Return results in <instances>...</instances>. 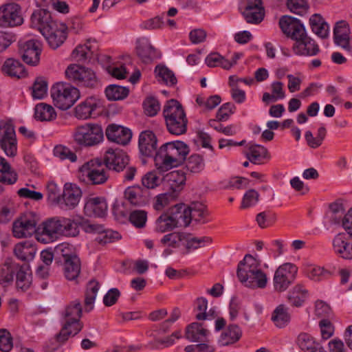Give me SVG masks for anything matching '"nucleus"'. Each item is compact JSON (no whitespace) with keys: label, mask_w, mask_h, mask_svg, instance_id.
Listing matches in <instances>:
<instances>
[{"label":"nucleus","mask_w":352,"mask_h":352,"mask_svg":"<svg viewBox=\"0 0 352 352\" xmlns=\"http://www.w3.org/2000/svg\"><path fill=\"white\" fill-rule=\"evenodd\" d=\"M137 54L144 63H150L160 57L158 52L146 38H141L137 41Z\"/></svg>","instance_id":"27"},{"label":"nucleus","mask_w":352,"mask_h":352,"mask_svg":"<svg viewBox=\"0 0 352 352\" xmlns=\"http://www.w3.org/2000/svg\"><path fill=\"white\" fill-rule=\"evenodd\" d=\"M1 71L3 74L16 78H24L27 76L24 65L19 60L12 58L5 60Z\"/></svg>","instance_id":"31"},{"label":"nucleus","mask_w":352,"mask_h":352,"mask_svg":"<svg viewBox=\"0 0 352 352\" xmlns=\"http://www.w3.org/2000/svg\"><path fill=\"white\" fill-rule=\"evenodd\" d=\"M155 74L158 81L168 86H173L175 84L176 78L175 74L165 65H157L155 69Z\"/></svg>","instance_id":"49"},{"label":"nucleus","mask_w":352,"mask_h":352,"mask_svg":"<svg viewBox=\"0 0 352 352\" xmlns=\"http://www.w3.org/2000/svg\"><path fill=\"white\" fill-rule=\"evenodd\" d=\"M19 53L23 60L30 65H36L39 63L41 52V44L36 40L19 41Z\"/></svg>","instance_id":"15"},{"label":"nucleus","mask_w":352,"mask_h":352,"mask_svg":"<svg viewBox=\"0 0 352 352\" xmlns=\"http://www.w3.org/2000/svg\"><path fill=\"white\" fill-rule=\"evenodd\" d=\"M63 272L68 280H76L81 270V263L79 257L65 261L63 263Z\"/></svg>","instance_id":"42"},{"label":"nucleus","mask_w":352,"mask_h":352,"mask_svg":"<svg viewBox=\"0 0 352 352\" xmlns=\"http://www.w3.org/2000/svg\"><path fill=\"white\" fill-rule=\"evenodd\" d=\"M56 117L54 109L49 104L40 103L34 109V118L40 121H51Z\"/></svg>","instance_id":"47"},{"label":"nucleus","mask_w":352,"mask_h":352,"mask_svg":"<svg viewBox=\"0 0 352 352\" xmlns=\"http://www.w3.org/2000/svg\"><path fill=\"white\" fill-rule=\"evenodd\" d=\"M73 138L78 145L90 147L102 142L104 133L100 125L88 123L76 127Z\"/></svg>","instance_id":"6"},{"label":"nucleus","mask_w":352,"mask_h":352,"mask_svg":"<svg viewBox=\"0 0 352 352\" xmlns=\"http://www.w3.org/2000/svg\"><path fill=\"white\" fill-rule=\"evenodd\" d=\"M298 267L292 263L280 265L275 271L273 277L274 288L276 292H285L294 282Z\"/></svg>","instance_id":"8"},{"label":"nucleus","mask_w":352,"mask_h":352,"mask_svg":"<svg viewBox=\"0 0 352 352\" xmlns=\"http://www.w3.org/2000/svg\"><path fill=\"white\" fill-rule=\"evenodd\" d=\"M287 7L291 12L300 16L305 14L308 9L305 0H288Z\"/></svg>","instance_id":"62"},{"label":"nucleus","mask_w":352,"mask_h":352,"mask_svg":"<svg viewBox=\"0 0 352 352\" xmlns=\"http://www.w3.org/2000/svg\"><path fill=\"white\" fill-rule=\"evenodd\" d=\"M19 267L18 263L6 261L1 268V277L3 283H10L14 279V272Z\"/></svg>","instance_id":"56"},{"label":"nucleus","mask_w":352,"mask_h":352,"mask_svg":"<svg viewBox=\"0 0 352 352\" xmlns=\"http://www.w3.org/2000/svg\"><path fill=\"white\" fill-rule=\"evenodd\" d=\"M204 167V160L201 155L198 154L190 155L185 162V167L177 170V193L183 190L186 184V173L184 170V168L190 173H198L202 171Z\"/></svg>","instance_id":"16"},{"label":"nucleus","mask_w":352,"mask_h":352,"mask_svg":"<svg viewBox=\"0 0 352 352\" xmlns=\"http://www.w3.org/2000/svg\"><path fill=\"white\" fill-rule=\"evenodd\" d=\"M82 228L85 232L87 233L101 234L104 232V236L102 239L104 243H110L114 240H117L121 238L119 232L111 230L104 231L103 226L100 224H96L90 222H84L82 224Z\"/></svg>","instance_id":"34"},{"label":"nucleus","mask_w":352,"mask_h":352,"mask_svg":"<svg viewBox=\"0 0 352 352\" xmlns=\"http://www.w3.org/2000/svg\"><path fill=\"white\" fill-rule=\"evenodd\" d=\"M311 30L320 38H326L329 35V26L319 14H314L309 18Z\"/></svg>","instance_id":"39"},{"label":"nucleus","mask_w":352,"mask_h":352,"mask_svg":"<svg viewBox=\"0 0 352 352\" xmlns=\"http://www.w3.org/2000/svg\"><path fill=\"white\" fill-rule=\"evenodd\" d=\"M241 334V330L237 325H230L221 333L219 338V343L223 346L233 344L240 339Z\"/></svg>","instance_id":"45"},{"label":"nucleus","mask_w":352,"mask_h":352,"mask_svg":"<svg viewBox=\"0 0 352 352\" xmlns=\"http://www.w3.org/2000/svg\"><path fill=\"white\" fill-rule=\"evenodd\" d=\"M188 123L186 112L182 104L177 102V135L186 133Z\"/></svg>","instance_id":"59"},{"label":"nucleus","mask_w":352,"mask_h":352,"mask_svg":"<svg viewBox=\"0 0 352 352\" xmlns=\"http://www.w3.org/2000/svg\"><path fill=\"white\" fill-rule=\"evenodd\" d=\"M272 320L274 325L278 328H283L287 326L290 321L288 309L284 305H279L272 313Z\"/></svg>","instance_id":"44"},{"label":"nucleus","mask_w":352,"mask_h":352,"mask_svg":"<svg viewBox=\"0 0 352 352\" xmlns=\"http://www.w3.org/2000/svg\"><path fill=\"white\" fill-rule=\"evenodd\" d=\"M54 254L60 263L78 258L75 248L67 243H62L54 248Z\"/></svg>","instance_id":"40"},{"label":"nucleus","mask_w":352,"mask_h":352,"mask_svg":"<svg viewBox=\"0 0 352 352\" xmlns=\"http://www.w3.org/2000/svg\"><path fill=\"white\" fill-rule=\"evenodd\" d=\"M30 21L31 26L37 29L42 35L48 33V30L58 23L52 19L51 13L45 9L35 10L31 15Z\"/></svg>","instance_id":"21"},{"label":"nucleus","mask_w":352,"mask_h":352,"mask_svg":"<svg viewBox=\"0 0 352 352\" xmlns=\"http://www.w3.org/2000/svg\"><path fill=\"white\" fill-rule=\"evenodd\" d=\"M91 52L90 46L87 44L78 45L73 50L72 58L78 62H84L91 57Z\"/></svg>","instance_id":"57"},{"label":"nucleus","mask_w":352,"mask_h":352,"mask_svg":"<svg viewBox=\"0 0 352 352\" xmlns=\"http://www.w3.org/2000/svg\"><path fill=\"white\" fill-rule=\"evenodd\" d=\"M34 217L27 214L17 219L12 226V232L14 237L21 239L32 236L35 234L37 239L38 227Z\"/></svg>","instance_id":"14"},{"label":"nucleus","mask_w":352,"mask_h":352,"mask_svg":"<svg viewBox=\"0 0 352 352\" xmlns=\"http://www.w3.org/2000/svg\"><path fill=\"white\" fill-rule=\"evenodd\" d=\"M82 197V191L76 184H65L63 194L56 198V205L63 210H72L76 207Z\"/></svg>","instance_id":"13"},{"label":"nucleus","mask_w":352,"mask_h":352,"mask_svg":"<svg viewBox=\"0 0 352 352\" xmlns=\"http://www.w3.org/2000/svg\"><path fill=\"white\" fill-rule=\"evenodd\" d=\"M205 63L209 67H221L227 70L230 69V64L228 63V59L226 58L218 52L210 53L206 57Z\"/></svg>","instance_id":"53"},{"label":"nucleus","mask_w":352,"mask_h":352,"mask_svg":"<svg viewBox=\"0 0 352 352\" xmlns=\"http://www.w3.org/2000/svg\"><path fill=\"white\" fill-rule=\"evenodd\" d=\"M13 347L12 337L6 329H0V350L9 352Z\"/></svg>","instance_id":"63"},{"label":"nucleus","mask_w":352,"mask_h":352,"mask_svg":"<svg viewBox=\"0 0 352 352\" xmlns=\"http://www.w3.org/2000/svg\"><path fill=\"white\" fill-rule=\"evenodd\" d=\"M157 137L151 131H145L139 137V148L140 153L145 156H152L156 151Z\"/></svg>","instance_id":"28"},{"label":"nucleus","mask_w":352,"mask_h":352,"mask_svg":"<svg viewBox=\"0 0 352 352\" xmlns=\"http://www.w3.org/2000/svg\"><path fill=\"white\" fill-rule=\"evenodd\" d=\"M16 285L23 291L28 289L32 283V276L28 265H19L16 274Z\"/></svg>","instance_id":"41"},{"label":"nucleus","mask_w":352,"mask_h":352,"mask_svg":"<svg viewBox=\"0 0 352 352\" xmlns=\"http://www.w3.org/2000/svg\"><path fill=\"white\" fill-rule=\"evenodd\" d=\"M107 210V204L103 197H94L87 199L84 212L87 216L102 217Z\"/></svg>","instance_id":"26"},{"label":"nucleus","mask_w":352,"mask_h":352,"mask_svg":"<svg viewBox=\"0 0 352 352\" xmlns=\"http://www.w3.org/2000/svg\"><path fill=\"white\" fill-rule=\"evenodd\" d=\"M106 168L100 160H91L79 167L77 177L80 182L87 185L103 184L109 178Z\"/></svg>","instance_id":"4"},{"label":"nucleus","mask_w":352,"mask_h":352,"mask_svg":"<svg viewBox=\"0 0 352 352\" xmlns=\"http://www.w3.org/2000/svg\"><path fill=\"white\" fill-rule=\"evenodd\" d=\"M245 155L248 160L255 164H261L264 160H270V155L267 149L259 144L250 145Z\"/></svg>","instance_id":"36"},{"label":"nucleus","mask_w":352,"mask_h":352,"mask_svg":"<svg viewBox=\"0 0 352 352\" xmlns=\"http://www.w3.org/2000/svg\"><path fill=\"white\" fill-rule=\"evenodd\" d=\"M303 34L294 44L292 47L294 53L298 56H316L320 51L318 45L307 35V32Z\"/></svg>","instance_id":"22"},{"label":"nucleus","mask_w":352,"mask_h":352,"mask_svg":"<svg viewBox=\"0 0 352 352\" xmlns=\"http://www.w3.org/2000/svg\"><path fill=\"white\" fill-rule=\"evenodd\" d=\"M261 262L250 254L245 256L237 268V277L245 287L263 289L267 283L266 274L260 267Z\"/></svg>","instance_id":"3"},{"label":"nucleus","mask_w":352,"mask_h":352,"mask_svg":"<svg viewBox=\"0 0 352 352\" xmlns=\"http://www.w3.org/2000/svg\"><path fill=\"white\" fill-rule=\"evenodd\" d=\"M100 106V100L94 96L88 97L75 107V116L81 120L89 119Z\"/></svg>","instance_id":"25"},{"label":"nucleus","mask_w":352,"mask_h":352,"mask_svg":"<svg viewBox=\"0 0 352 352\" xmlns=\"http://www.w3.org/2000/svg\"><path fill=\"white\" fill-rule=\"evenodd\" d=\"M36 252V245L30 241L18 243L14 248V255L21 261L33 260Z\"/></svg>","instance_id":"32"},{"label":"nucleus","mask_w":352,"mask_h":352,"mask_svg":"<svg viewBox=\"0 0 352 352\" xmlns=\"http://www.w3.org/2000/svg\"><path fill=\"white\" fill-rule=\"evenodd\" d=\"M129 162L128 155L119 148H109L104 156L106 167L116 172L124 171V167L128 165Z\"/></svg>","instance_id":"18"},{"label":"nucleus","mask_w":352,"mask_h":352,"mask_svg":"<svg viewBox=\"0 0 352 352\" xmlns=\"http://www.w3.org/2000/svg\"><path fill=\"white\" fill-rule=\"evenodd\" d=\"M82 306L79 300H76L69 304L62 312L63 327L55 338L50 340L46 344L45 352H62L61 345L71 336L79 333L82 324L80 322Z\"/></svg>","instance_id":"1"},{"label":"nucleus","mask_w":352,"mask_h":352,"mask_svg":"<svg viewBox=\"0 0 352 352\" xmlns=\"http://www.w3.org/2000/svg\"><path fill=\"white\" fill-rule=\"evenodd\" d=\"M0 182L6 184H13L17 180L16 173L12 170L10 163L4 157L0 156Z\"/></svg>","instance_id":"46"},{"label":"nucleus","mask_w":352,"mask_h":352,"mask_svg":"<svg viewBox=\"0 0 352 352\" xmlns=\"http://www.w3.org/2000/svg\"><path fill=\"white\" fill-rule=\"evenodd\" d=\"M275 214L271 212H262L256 215V222L261 228L272 226L276 221Z\"/></svg>","instance_id":"64"},{"label":"nucleus","mask_w":352,"mask_h":352,"mask_svg":"<svg viewBox=\"0 0 352 352\" xmlns=\"http://www.w3.org/2000/svg\"><path fill=\"white\" fill-rule=\"evenodd\" d=\"M210 331L201 323L192 322L186 328V338L190 342H207Z\"/></svg>","instance_id":"29"},{"label":"nucleus","mask_w":352,"mask_h":352,"mask_svg":"<svg viewBox=\"0 0 352 352\" xmlns=\"http://www.w3.org/2000/svg\"><path fill=\"white\" fill-rule=\"evenodd\" d=\"M241 12L248 23L258 24L265 16V10L261 0H245L241 6Z\"/></svg>","instance_id":"17"},{"label":"nucleus","mask_w":352,"mask_h":352,"mask_svg":"<svg viewBox=\"0 0 352 352\" xmlns=\"http://www.w3.org/2000/svg\"><path fill=\"white\" fill-rule=\"evenodd\" d=\"M349 34L350 29L349 24L344 21L336 23L333 29V38L336 45L345 50H349Z\"/></svg>","instance_id":"30"},{"label":"nucleus","mask_w":352,"mask_h":352,"mask_svg":"<svg viewBox=\"0 0 352 352\" xmlns=\"http://www.w3.org/2000/svg\"><path fill=\"white\" fill-rule=\"evenodd\" d=\"M163 116L165 119L168 131L173 135L176 134V100L170 99L164 107Z\"/></svg>","instance_id":"37"},{"label":"nucleus","mask_w":352,"mask_h":352,"mask_svg":"<svg viewBox=\"0 0 352 352\" xmlns=\"http://www.w3.org/2000/svg\"><path fill=\"white\" fill-rule=\"evenodd\" d=\"M23 23L21 8L15 3L0 6V27L14 28Z\"/></svg>","instance_id":"10"},{"label":"nucleus","mask_w":352,"mask_h":352,"mask_svg":"<svg viewBox=\"0 0 352 352\" xmlns=\"http://www.w3.org/2000/svg\"><path fill=\"white\" fill-rule=\"evenodd\" d=\"M192 211L185 204H177V227L186 228L192 221Z\"/></svg>","instance_id":"52"},{"label":"nucleus","mask_w":352,"mask_h":352,"mask_svg":"<svg viewBox=\"0 0 352 352\" xmlns=\"http://www.w3.org/2000/svg\"><path fill=\"white\" fill-rule=\"evenodd\" d=\"M0 148L8 157L14 158L17 155V140L12 124L0 125Z\"/></svg>","instance_id":"11"},{"label":"nucleus","mask_w":352,"mask_h":352,"mask_svg":"<svg viewBox=\"0 0 352 352\" xmlns=\"http://www.w3.org/2000/svg\"><path fill=\"white\" fill-rule=\"evenodd\" d=\"M175 150L176 141H172L164 144L157 151L154 162L156 168L160 172H166L175 166Z\"/></svg>","instance_id":"9"},{"label":"nucleus","mask_w":352,"mask_h":352,"mask_svg":"<svg viewBox=\"0 0 352 352\" xmlns=\"http://www.w3.org/2000/svg\"><path fill=\"white\" fill-rule=\"evenodd\" d=\"M175 207L176 206L170 208L157 219V230L158 232H166L176 227V214L173 211Z\"/></svg>","instance_id":"35"},{"label":"nucleus","mask_w":352,"mask_h":352,"mask_svg":"<svg viewBox=\"0 0 352 352\" xmlns=\"http://www.w3.org/2000/svg\"><path fill=\"white\" fill-rule=\"evenodd\" d=\"M279 27L282 32L293 40L296 41L306 32V29L301 21L290 16H283L279 20Z\"/></svg>","instance_id":"19"},{"label":"nucleus","mask_w":352,"mask_h":352,"mask_svg":"<svg viewBox=\"0 0 352 352\" xmlns=\"http://www.w3.org/2000/svg\"><path fill=\"white\" fill-rule=\"evenodd\" d=\"M177 251L182 254H186L197 248L210 244L212 239L208 236L195 237L192 234L177 232Z\"/></svg>","instance_id":"12"},{"label":"nucleus","mask_w":352,"mask_h":352,"mask_svg":"<svg viewBox=\"0 0 352 352\" xmlns=\"http://www.w3.org/2000/svg\"><path fill=\"white\" fill-rule=\"evenodd\" d=\"M100 285L98 281L91 280L88 283L85 299V311H89L93 309L94 303Z\"/></svg>","instance_id":"51"},{"label":"nucleus","mask_w":352,"mask_h":352,"mask_svg":"<svg viewBox=\"0 0 352 352\" xmlns=\"http://www.w3.org/2000/svg\"><path fill=\"white\" fill-rule=\"evenodd\" d=\"M307 297V291L302 285H295L288 293V300L291 305L300 307Z\"/></svg>","instance_id":"48"},{"label":"nucleus","mask_w":352,"mask_h":352,"mask_svg":"<svg viewBox=\"0 0 352 352\" xmlns=\"http://www.w3.org/2000/svg\"><path fill=\"white\" fill-rule=\"evenodd\" d=\"M333 250L338 256L344 259H352V237L345 233H339L332 241Z\"/></svg>","instance_id":"20"},{"label":"nucleus","mask_w":352,"mask_h":352,"mask_svg":"<svg viewBox=\"0 0 352 352\" xmlns=\"http://www.w3.org/2000/svg\"><path fill=\"white\" fill-rule=\"evenodd\" d=\"M67 30V27L65 24L58 22L52 26V28L48 30V33H43V36L52 48L56 49L65 41Z\"/></svg>","instance_id":"24"},{"label":"nucleus","mask_w":352,"mask_h":352,"mask_svg":"<svg viewBox=\"0 0 352 352\" xmlns=\"http://www.w3.org/2000/svg\"><path fill=\"white\" fill-rule=\"evenodd\" d=\"M78 223L64 217L48 219L38 226L37 241L44 244L54 241L58 236L75 237L79 234Z\"/></svg>","instance_id":"2"},{"label":"nucleus","mask_w":352,"mask_h":352,"mask_svg":"<svg viewBox=\"0 0 352 352\" xmlns=\"http://www.w3.org/2000/svg\"><path fill=\"white\" fill-rule=\"evenodd\" d=\"M108 140L120 145H126L132 138L131 131L121 125L111 124L105 130Z\"/></svg>","instance_id":"23"},{"label":"nucleus","mask_w":352,"mask_h":352,"mask_svg":"<svg viewBox=\"0 0 352 352\" xmlns=\"http://www.w3.org/2000/svg\"><path fill=\"white\" fill-rule=\"evenodd\" d=\"M129 94L126 87L117 85H110L105 89V94L109 100H121L126 98Z\"/></svg>","instance_id":"50"},{"label":"nucleus","mask_w":352,"mask_h":352,"mask_svg":"<svg viewBox=\"0 0 352 352\" xmlns=\"http://www.w3.org/2000/svg\"><path fill=\"white\" fill-rule=\"evenodd\" d=\"M124 198L133 206H141L147 203L144 190L139 186H129L124 192Z\"/></svg>","instance_id":"38"},{"label":"nucleus","mask_w":352,"mask_h":352,"mask_svg":"<svg viewBox=\"0 0 352 352\" xmlns=\"http://www.w3.org/2000/svg\"><path fill=\"white\" fill-rule=\"evenodd\" d=\"M165 14H162L161 16H157L142 22L140 26L142 29L144 30H155L162 28L165 26Z\"/></svg>","instance_id":"61"},{"label":"nucleus","mask_w":352,"mask_h":352,"mask_svg":"<svg viewBox=\"0 0 352 352\" xmlns=\"http://www.w3.org/2000/svg\"><path fill=\"white\" fill-rule=\"evenodd\" d=\"M65 74L69 80L79 85L94 87L98 83L95 72L91 69L78 64L69 65Z\"/></svg>","instance_id":"7"},{"label":"nucleus","mask_w":352,"mask_h":352,"mask_svg":"<svg viewBox=\"0 0 352 352\" xmlns=\"http://www.w3.org/2000/svg\"><path fill=\"white\" fill-rule=\"evenodd\" d=\"M297 344L304 352H327L312 336L307 333H301L298 335Z\"/></svg>","instance_id":"33"},{"label":"nucleus","mask_w":352,"mask_h":352,"mask_svg":"<svg viewBox=\"0 0 352 352\" xmlns=\"http://www.w3.org/2000/svg\"><path fill=\"white\" fill-rule=\"evenodd\" d=\"M192 211V221L198 223H206L209 220V213L206 206L200 202H193L189 205Z\"/></svg>","instance_id":"43"},{"label":"nucleus","mask_w":352,"mask_h":352,"mask_svg":"<svg viewBox=\"0 0 352 352\" xmlns=\"http://www.w3.org/2000/svg\"><path fill=\"white\" fill-rule=\"evenodd\" d=\"M146 220L147 213L144 210H135L130 213L129 221L136 228L144 227Z\"/></svg>","instance_id":"60"},{"label":"nucleus","mask_w":352,"mask_h":352,"mask_svg":"<svg viewBox=\"0 0 352 352\" xmlns=\"http://www.w3.org/2000/svg\"><path fill=\"white\" fill-rule=\"evenodd\" d=\"M79 90L68 83L58 82L51 88V97L54 106L67 110L80 98Z\"/></svg>","instance_id":"5"},{"label":"nucleus","mask_w":352,"mask_h":352,"mask_svg":"<svg viewBox=\"0 0 352 352\" xmlns=\"http://www.w3.org/2000/svg\"><path fill=\"white\" fill-rule=\"evenodd\" d=\"M47 91V83L45 80L42 78L36 79L32 85V96L35 99H42L46 94Z\"/></svg>","instance_id":"58"},{"label":"nucleus","mask_w":352,"mask_h":352,"mask_svg":"<svg viewBox=\"0 0 352 352\" xmlns=\"http://www.w3.org/2000/svg\"><path fill=\"white\" fill-rule=\"evenodd\" d=\"M171 192H167L160 194L155 197L153 208L156 210H162L168 206L171 201L176 199L175 190L173 186H170Z\"/></svg>","instance_id":"54"},{"label":"nucleus","mask_w":352,"mask_h":352,"mask_svg":"<svg viewBox=\"0 0 352 352\" xmlns=\"http://www.w3.org/2000/svg\"><path fill=\"white\" fill-rule=\"evenodd\" d=\"M305 273L306 276L314 280L320 281L327 278L329 273L323 267L315 265H308L305 267Z\"/></svg>","instance_id":"55"}]
</instances>
